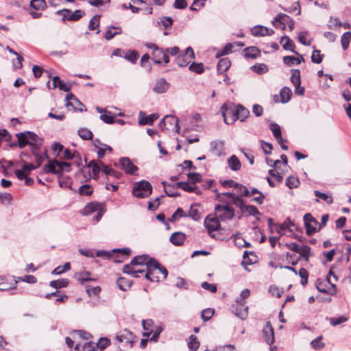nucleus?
I'll return each mask as SVG.
<instances>
[{"instance_id":"7","label":"nucleus","mask_w":351,"mask_h":351,"mask_svg":"<svg viewBox=\"0 0 351 351\" xmlns=\"http://www.w3.org/2000/svg\"><path fill=\"white\" fill-rule=\"evenodd\" d=\"M304 226L306 228V234L308 236L313 235L317 231L316 226L318 225V221L311 213H306L303 217Z\"/></svg>"},{"instance_id":"22","label":"nucleus","mask_w":351,"mask_h":351,"mask_svg":"<svg viewBox=\"0 0 351 351\" xmlns=\"http://www.w3.org/2000/svg\"><path fill=\"white\" fill-rule=\"evenodd\" d=\"M232 311L239 318L241 319H245L248 315V307L244 306L241 307L240 305H232Z\"/></svg>"},{"instance_id":"5","label":"nucleus","mask_w":351,"mask_h":351,"mask_svg":"<svg viewBox=\"0 0 351 351\" xmlns=\"http://www.w3.org/2000/svg\"><path fill=\"white\" fill-rule=\"evenodd\" d=\"M316 289L318 291L324 293H329L333 295L336 293V286L330 281V278L327 277L326 280L317 279L315 283Z\"/></svg>"},{"instance_id":"18","label":"nucleus","mask_w":351,"mask_h":351,"mask_svg":"<svg viewBox=\"0 0 351 351\" xmlns=\"http://www.w3.org/2000/svg\"><path fill=\"white\" fill-rule=\"evenodd\" d=\"M66 107L71 106L75 111L78 110L80 112H83V111H86V108H78L77 109L76 107H75L73 106V103L71 101L72 100L74 102H75L77 105L84 106L83 104L73 93L67 94L66 96Z\"/></svg>"},{"instance_id":"8","label":"nucleus","mask_w":351,"mask_h":351,"mask_svg":"<svg viewBox=\"0 0 351 351\" xmlns=\"http://www.w3.org/2000/svg\"><path fill=\"white\" fill-rule=\"evenodd\" d=\"M219 221L217 216L215 217L208 216L204 219V223L210 237L215 238V234H213V232L221 230Z\"/></svg>"},{"instance_id":"57","label":"nucleus","mask_w":351,"mask_h":351,"mask_svg":"<svg viewBox=\"0 0 351 351\" xmlns=\"http://www.w3.org/2000/svg\"><path fill=\"white\" fill-rule=\"evenodd\" d=\"M138 57V53L135 50L129 51L124 56L125 59H126L127 60H128L129 62H130L133 64L136 62Z\"/></svg>"},{"instance_id":"16","label":"nucleus","mask_w":351,"mask_h":351,"mask_svg":"<svg viewBox=\"0 0 351 351\" xmlns=\"http://www.w3.org/2000/svg\"><path fill=\"white\" fill-rule=\"evenodd\" d=\"M159 115L156 113L152 114L149 116H144V114L143 112H139V120L138 123L139 125H152L154 121H156L157 119H158Z\"/></svg>"},{"instance_id":"26","label":"nucleus","mask_w":351,"mask_h":351,"mask_svg":"<svg viewBox=\"0 0 351 351\" xmlns=\"http://www.w3.org/2000/svg\"><path fill=\"white\" fill-rule=\"evenodd\" d=\"M228 164L230 169L234 171H239L241 167L240 160L235 155L231 156L228 159Z\"/></svg>"},{"instance_id":"46","label":"nucleus","mask_w":351,"mask_h":351,"mask_svg":"<svg viewBox=\"0 0 351 351\" xmlns=\"http://www.w3.org/2000/svg\"><path fill=\"white\" fill-rule=\"evenodd\" d=\"M294 226L293 223L291 221L289 218L285 219L283 223L276 224V232L279 234H282V232L286 230L287 228H289L290 226Z\"/></svg>"},{"instance_id":"61","label":"nucleus","mask_w":351,"mask_h":351,"mask_svg":"<svg viewBox=\"0 0 351 351\" xmlns=\"http://www.w3.org/2000/svg\"><path fill=\"white\" fill-rule=\"evenodd\" d=\"M251 69L254 72L258 74L266 73L268 71V67L265 64H256Z\"/></svg>"},{"instance_id":"35","label":"nucleus","mask_w":351,"mask_h":351,"mask_svg":"<svg viewBox=\"0 0 351 351\" xmlns=\"http://www.w3.org/2000/svg\"><path fill=\"white\" fill-rule=\"evenodd\" d=\"M69 281L66 278H62L57 280H52L49 282V286L56 289L66 287Z\"/></svg>"},{"instance_id":"36","label":"nucleus","mask_w":351,"mask_h":351,"mask_svg":"<svg viewBox=\"0 0 351 351\" xmlns=\"http://www.w3.org/2000/svg\"><path fill=\"white\" fill-rule=\"evenodd\" d=\"M223 143L222 141H215L210 143V149L217 156H220L223 151Z\"/></svg>"},{"instance_id":"58","label":"nucleus","mask_w":351,"mask_h":351,"mask_svg":"<svg viewBox=\"0 0 351 351\" xmlns=\"http://www.w3.org/2000/svg\"><path fill=\"white\" fill-rule=\"evenodd\" d=\"M300 184V180L298 178L293 176H289L286 180V185L289 189L297 188Z\"/></svg>"},{"instance_id":"11","label":"nucleus","mask_w":351,"mask_h":351,"mask_svg":"<svg viewBox=\"0 0 351 351\" xmlns=\"http://www.w3.org/2000/svg\"><path fill=\"white\" fill-rule=\"evenodd\" d=\"M27 138H29V145L31 147V150L34 149H40V147L43 145V139L40 138L36 134L30 131H26Z\"/></svg>"},{"instance_id":"20","label":"nucleus","mask_w":351,"mask_h":351,"mask_svg":"<svg viewBox=\"0 0 351 351\" xmlns=\"http://www.w3.org/2000/svg\"><path fill=\"white\" fill-rule=\"evenodd\" d=\"M116 339L119 342L132 343L133 333L129 330L125 329L117 335Z\"/></svg>"},{"instance_id":"33","label":"nucleus","mask_w":351,"mask_h":351,"mask_svg":"<svg viewBox=\"0 0 351 351\" xmlns=\"http://www.w3.org/2000/svg\"><path fill=\"white\" fill-rule=\"evenodd\" d=\"M282 103L288 102L292 96V90L290 88L285 86L280 91Z\"/></svg>"},{"instance_id":"23","label":"nucleus","mask_w":351,"mask_h":351,"mask_svg":"<svg viewBox=\"0 0 351 351\" xmlns=\"http://www.w3.org/2000/svg\"><path fill=\"white\" fill-rule=\"evenodd\" d=\"M99 164L101 166V171L106 175L115 177L117 178H119L121 176L122 173L121 172L114 170L112 168H110L109 166L104 164L102 161L99 160Z\"/></svg>"},{"instance_id":"62","label":"nucleus","mask_w":351,"mask_h":351,"mask_svg":"<svg viewBox=\"0 0 351 351\" xmlns=\"http://www.w3.org/2000/svg\"><path fill=\"white\" fill-rule=\"evenodd\" d=\"M84 14H85L84 12H83L80 10H76L75 11H74L72 13L70 11L69 21H77L80 19H81L84 15Z\"/></svg>"},{"instance_id":"39","label":"nucleus","mask_w":351,"mask_h":351,"mask_svg":"<svg viewBox=\"0 0 351 351\" xmlns=\"http://www.w3.org/2000/svg\"><path fill=\"white\" fill-rule=\"evenodd\" d=\"M314 194L317 197V199H315L316 202H318V199H321L328 204H331L333 202V198L331 195L320 192L319 191H315Z\"/></svg>"},{"instance_id":"4","label":"nucleus","mask_w":351,"mask_h":351,"mask_svg":"<svg viewBox=\"0 0 351 351\" xmlns=\"http://www.w3.org/2000/svg\"><path fill=\"white\" fill-rule=\"evenodd\" d=\"M215 210L216 213V216L221 221L230 220L233 219L235 215L234 209L228 204H217L215 208Z\"/></svg>"},{"instance_id":"60","label":"nucleus","mask_w":351,"mask_h":351,"mask_svg":"<svg viewBox=\"0 0 351 351\" xmlns=\"http://www.w3.org/2000/svg\"><path fill=\"white\" fill-rule=\"evenodd\" d=\"M298 254L300 256L307 261L311 256V247L308 245H302L300 247Z\"/></svg>"},{"instance_id":"17","label":"nucleus","mask_w":351,"mask_h":351,"mask_svg":"<svg viewBox=\"0 0 351 351\" xmlns=\"http://www.w3.org/2000/svg\"><path fill=\"white\" fill-rule=\"evenodd\" d=\"M27 136L28 135H27V132L16 134L18 142L12 143L11 146H19L21 149L24 148L27 145H29V138H27Z\"/></svg>"},{"instance_id":"52","label":"nucleus","mask_w":351,"mask_h":351,"mask_svg":"<svg viewBox=\"0 0 351 351\" xmlns=\"http://www.w3.org/2000/svg\"><path fill=\"white\" fill-rule=\"evenodd\" d=\"M323 337L320 335L317 337L316 339H313L311 342V346L315 350H320L325 346V343L322 342Z\"/></svg>"},{"instance_id":"27","label":"nucleus","mask_w":351,"mask_h":351,"mask_svg":"<svg viewBox=\"0 0 351 351\" xmlns=\"http://www.w3.org/2000/svg\"><path fill=\"white\" fill-rule=\"evenodd\" d=\"M89 271H82L78 272L75 274V278L80 282L81 285H85L86 282H90L95 280L94 278H91L89 277L90 276Z\"/></svg>"},{"instance_id":"55","label":"nucleus","mask_w":351,"mask_h":351,"mask_svg":"<svg viewBox=\"0 0 351 351\" xmlns=\"http://www.w3.org/2000/svg\"><path fill=\"white\" fill-rule=\"evenodd\" d=\"M71 269V265L69 263H66L62 266H58L56 268H55L52 271L51 274L54 275H60L63 274L64 272L69 271Z\"/></svg>"},{"instance_id":"6","label":"nucleus","mask_w":351,"mask_h":351,"mask_svg":"<svg viewBox=\"0 0 351 351\" xmlns=\"http://www.w3.org/2000/svg\"><path fill=\"white\" fill-rule=\"evenodd\" d=\"M62 162L56 160H50L48 164L44 166L43 169L47 173H51L58 175V178H62L64 171V165H62Z\"/></svg>"},{"instance_id":"28","label":"nucleus","mask_w":351,"mask_h":351,"mask_svg":"<svg viewBox=\"0 0 351 351\" xmlns=\"http://www.w3.org/2000/svg\"><path fill=\"white\" fill-rule=\"evenodd\" d=\"M121 33V28L120 27L112 26L106 32L104 36L107 40H110Z\"/></svg>"},{"instance_id":"14","label":"nucleus","mask_w":351,"mask_h":351,"mask_svg":"<svg viewBox=\"0 0 351 351\" xmlns=\"http://www.w3.org/2000/svg\"><path fill=\"white\" fill-rule=\"evenodd\" d=\"M251 33L254 36H270L274 34L271 29H269L265 26L256 25L251 29Z\"/></svg>"},{"instance_id":"40","label":"nucleus","mask_w":351,"mask_h":351,"mask_svg":"<svg viewBox=\"0 0 351 351\" xmlns=\"http://www.w3.org/2000/svg\"><path fill=\"white\" fill-rule=\"evenodd\" d=\"M149 258V256L144 254L141 256H136L132 258L130 262V265H142L145 264L147 262Z\"/></svg>"},{"instance_id":"2","label":"nucleus","mask_w":351,"mask_h":351,"mask_svg":"<svg viewBox=\"0 0 351 351\" xmlns=\"http://www.w3.org/2000/svg\"><path fill=\"white\" fill-rule=\"evenodd\" d=\"M220 110L225 123L231 125L238 119L236 106L234 104H223L221 106Z\"/></svg>"},{"instance_id":"25","label":"nucleus","mask_w":351,"mask_h":351,"mask_svg":"<svg viewBox=\"0 0 351 351\" xmlns=\"http://www.w3.org/2000/svg\"><path fill=\"white\" fill-rule=\"evenodd\" d=\"M300 58H296L294 56H287L283 57V62L285 64L288 66H292L293 64H299L301 62H304V59L303 57L299 53L298 55Z\"/></svg>"},{"instance_id":"12","label":"nucleus","mask_w":351,"mask_h":351,"mask_svg":"<svg viewBox=\"0 0 351 351\" xmlns=\"http://www.w3.org/2000/svg\"><path fill=\"white\" fill-rule=\"evenodd\" d=\"M262 332L265 342L268 345H271L274 341V331L270 322H267Z\"/></svg>"},{"instance_id":"34","label":"nucleus","mask_w":351,"mask_h":351,"mask_svg":"<svg viewBox=\"0 0 351 351\" xmlns=\"http://www.w3.org/2000/svg\"><path fill=\"white\" fill-rule=\"evenodd\" d=\"M236 108L238 119H241V121H244L249 116V110L241 104L236 106Z\"/></svg>"},{"instance_id":"13","label":"nucleus","mask_w":351,"mask_h":351,"mask_svg":"<svg viewBox=\"0 0 351 351\" xmlns=\"http://www.w3.org/2000/svg\"><path fill=\"white\" fill-rule=\"evenodd\" d=\"M119 162L123 170H124L126 173L134 174V173L138 170V167L133 165L128 158H120Z\"/></svg>"},{"instance_id":"59","label":"nucleus","mask_w":351,"mask_h":351,"mask_svg":"<svg viewBox=\"0 0 351 351\" xmlns=\"http://www.w3.org/2000/svg\"><path fill=\"white\" fill-rule=\"evenodd\" d=\"M99 118L101 121L108 124H112L115 122V118L110 112L101 114Z\"/></svg>"},{"instance_id":"48","label":"nucleus","mask_w":351,"mask_h":351,"mask_svg":"<svg viewBox=\"0 0 351 351\" xmlns=\"http://www.w3.org/2000/svg\"><path fill=\"white\" fill-rule=\"evenodd\" d=\"M291 19L288 15L280 13L276 16L274 21H272V23L274 25H275V22H279L285 25V23L289 24Z\"/></svg>"},{"instance_id":"15","label":"nucleus","mask_w":351,"mask_h":351,"mask_svg":"<svg viewBox=\"0 0 351 351\" xmlns=\"http://www.w3.org/2000/svg\"><path fill=\"white\" fill-rule=\"evenodd\" d=\"M167 120L172 121L173 123H176V132L179 133L180 132V126H179V119L174 116V115H166L159 123V127L161 129H165V128L167 129H170L169 128L167 127Z\"/></svg>"},{"instance_id":"56","label":"nucleus","mask_w":351,"mask_h":351,"mask_svg":"<svg viewBox=\"0 0 351 351\" xmlns=\"http://www.w3.org/2000/svg\"><path fill=\"white\" fill-rule=\"evenodd\" d=\"M232 203L237 207H238L242 213H244V209L246 205L244 203L243 199L240 196L234 197L232 199Z\"/></svg>"},{"instance_id":"31","label":"nucleus","mask_w":351,"mask_h":351,"mask_svg":"<svg viewBox=\"0 0 351 351\" xmlns=\"http://www.w3.org/2000/svg\"><path fill=\"white\" fill-rule=\"evenodd\" d=\"M231 62L228 58H223L219 60L217 68L219 73L226 71L230 66Z\"/></svg>"},{"instance_id":"42","label":"nucleus","mask_w":351,"mask_h":351,"mask_svg":"<svg viewBox=\"0 0 351 351\" xmlns=\"http://www.w3.org/2000/svg\"><path fill=\"white\" fill-rule=\"evenodd\" d=\"M291 81L294 86H298L301 84V77L300 71L299 69H291Z\"/></svg>"},{"instance_id":"32","label":"nucleus","mask_w":351,"mask_h":351,"mask_svg":"<svg viewBox=\"0 0 351 351\" xmlns=\"http://www.w3.org/2000/svg\"><path fill=\"white\" fill-rule=\"evenodd\" d=\"M157 25L167 30L172 26L173 19L170 16H162L158 19Z\"/></svg>"},{"instance_id":"10","label":"nucleus","mask_w":351,"mask_h":351,"mask_svg":"<svg viewBox=\"0 0 351 351\" xmlns=\"http://www.w3.org/2000/svg\"><path fill=\"white\" fill-rule=\"evenodd\" d=\"M170 87V84L163 77L158 79L153 88L152 90L157 94H162L166 93Z\"/></svg>"},{"instance_id":"63","label":"nucleus","mask_w":351,"mask_h":351,"mask_svg":"<svg viewBox=\"0 0 351 351\" xmlns=\"http://www.w3.org/2000/svg\"><path fill=\"white\" fill-rule=\"evenodd\" d=\"M324 55L318 49H314L311 56V60L313 63L319 64L322 62Z\"/></svg>"},{"instance_id":"43","label":"nucleus","mask_w":351,"mask_h":351,"mask_svg":"<svg viewBox=\"0 0 351 351\" xmlns=\"http://www.w3.org/2000/svg\"><path fill=\"white\" fill-rule=\"evenodd\" d=\"M188 346L189 351H196L199 346V342L197 339V337L194 335H191L189 337V341L188 342Z\"/></svg>"},{"instance_id":"53","label":"nucleus","mask_w":351,"mask_h":351,"mask_svg":"<svg viewBox=\"0 0 351 351\" xmlns=\"http://www.w3.org/2000/svg\"><path fill=\"white\" fill-rule=\"evenodd\" d=\"M189 70L197 74H202L204 71V64L202 63L193 62L189 66Z\"/></svg>"},{"instance_id":"29","label":"nucleus","mask_w":351,"mask_h":351,"mask_svg":"<svg viewBox=\"0 0 351 351\" xmlns=\"http://www.w3.org/2000/svg\"><path fill=\"white\" fill-rule=\"evenodd\" d=\"M132 285V280L126 279L123 277H120L117 280V285L119 288V289L122 291H127L130 288Z\"/></svg>"},{"instance_id":"50","label":"nucleus","mask_w":351,"mask_h":351,"mask_svg":"<svg viewBox=\"0 0 351 351\" xmlns=\"http://www.w3.org/2000/svg\"><path fill=\"white\" fill-rule=\"evenodd\" d=\"M186 216L191 217L195 221L199 220L200 215L196 204L191 205L189 215H186Z\"/></svg>"},{"instance_id":"30","label":"nucleus","mask_w":351,"mask_h":351,"mask_svg":"<svg viewBox=\"0 0 351 351\" xmlns=\"http://www.w3.org/2000/svg\"><path fill=\"white\" fill-rule=\"evenodd\" d=\"M246 58L255 59L260 56V50L256 47H248L244 49Z\"/></svg>"},{"instance_id":"19","label":"nucleus","mask_w":351,"mask_h":351,"mask_svg":"<svg viewBox=\"0 0 351 351\" xmlns=\"http://www.w3.org/2000/svg\"><path fill=\"white\" fill-rule=\"evenodd\" d=\"M186 239V234L182 232H176L169 238L171 243L176 246L182 245Z\"/></svg>"},{"instance_id":"9","label":"nucleus","mask_w":351,"mask_h":351,"mask_svg":"<svg viewBox=\"0 0 351 351\" xmlns=\"http://www.w3.org/2000/svg\"><path fill=\"white\" fill-rule=\"evenodd\" d=\"M160 265V264L156 259L149 257L147 262L146 263L147 271L145 274L146 279L153 282L154 279L151 278V274H153L155 270L159 268Z\"/></svg>"},{"instance_id":"24","label":"nucleus","mask_w":351,"mask_h":351,"mask_svg":"<svg viewBox=\"0 0 351 351\" xmlns=\"http://www.w3.org/2000/svg\"><path fill=\"white\" fill-rule=\"evenodd\" d=\"M87 167L92 168L93 178L94 180H97L99 178V172L101 170V166L99 164V161L97 162L95 160H92L88 164H87Z\"/></svg>"},{"instance_id":"49","label":"nucleus","mask_w":351,"mask_h":351,"mask_svg":"<svg viewBox=\"0 0 351 351\" xmlns=\"http://www.w3.org/2000/svg\"><path fill=\"white\" fill-rule=\"evenodd\" d=\"M234 189L237 190L239 195L237 196L241 197H250L249 189L244 185L238 183L236 184Z\"/></svg>"},{"instance_id":"1","label":"nucleus","mask_w":351,"mask_h":351,"mask_svg":"<svg viewBox=\"0 0 351 351\" xmlns=\"http://www.w3.org/2000/svg\"><path fill=\"white\" fill-rule=\"evenodd\" d=\"M145 46L152 49V60L155 64H161L164 62L167 64L169 62V56H167L165 49L159 47L156 44L152 43H146Z\"/></svg>"},{"instance_id":"64","label":"nucleus","mask_w":351,"mask_h":351,"mask_svg":"<svg viewBox=\"0 0 351 351\" xmlns=\"http://www.w3.org/2000/svg\"><path fill=\"white\" fill-rule=\"evenodd\" d=\"M269 127L275 138L280 137V135H282V132L281 128L278 124L276 123H271L269 124Z\"/></svg>"},{"instance_id":"41","label":"nucleus","mask_w":351,"mask_h":351,"mask_svg":"<svg viewBox=\"0 0 351 351\" xmlns=\"http://www.w3.org/2000/svg\"><path fill=\"white\" fill-rule=\"evenodd\" d=\"M38 150L39 149H34L32 151L36 159V168L39 167L42 165L45 158H48V156L46 152L44 154H40L38 152Z\"/></svg>"},{"instance_id":"21","label":"nucleus","mask_w":351,"mask_h":351,"mask_svg":"<svg viewBox=\"0 0 351 351\" xmlns=\"http://www.w3.org/2000/svg\"><path fill=\"white\" fill-rule=\"evenodd\" d=\"M280 43L282 45V47L285 50H289L291 52L294 53L296 55H299V53H298L296 51H295V44L294 42L291 40L288 36H283L281 37L280 39Z\"/></svg>"},{"instance_id":"51","label":"nucleus","mask_w":351,"mask_h":351,"mask_svg":"<svg viewBox=\"0 0 351 351\" xmlns=\"http://www.w3.org/2000/svg\"><path fill=\"white\" fill-rule=\"evenodd\" d=\"M247 213L248 215H252L254 217L261 215L258 209L254 205H246L244 209V213Z\"/></svg>"},{"instance_id":"44","label":"nucleus","mask_w":351,"mask_h":351,"mask_svg":"<svg viewBox=\"0 0 351 351\" xmlns=\"http://www.w3.org/2000/svg\"><path fill=\"white\" fill-rule=\"evenodd\" d=\"M350 40H351V32H346L341 36V43L342 48L344 50H346L348 48Z\"/></svg>"},{"instance_id":"3","label":"nucleus","mask_w":351,"mask_h":351,"mask_svg":"<svg viewBox=\"0 0 351 351\" xmlns=\"http://www.w3.org/2000/svg\"><path fill=\"white\" fill-rule=\"evenodd\" d=\"M152 186L151 184L146 180H141L136 182L133 189L132 194L138 198L147 197L152 194Z\"/></svg>"},{"instance_id":"47","label":"nucleus","mask_w":351,"mask_h":351,"mask_svg":"<svg viewBox=\"0 0 351 351\" xmlns=\"http://www.w3.org/2000/svg\"><path fill=\"white\" fill-rule=\"evenodd\" d=\"M93 192V189L90 184H83L78 189V193L80 195L89 196Z\"/></svg>"},{"instance_id":"54","label":"nucleus","mask_w":351,"mask_h":351,"mask_svg":"<svg viewBox=\"0 0 351 351\" xmlns=\"http://www.w3.org/2000/svg\"><path fill=\"white\" fill-rule=\"evenodd\" d=\"M46 5L45 0H32L30 1V6L37 10L45 9Z\"/></svg>"},{"instance_id":"37","label":"nucleus","mask_w":351,"mask_h":351,"mask_svg":"<svg viewBox=\"0 0 351 351\" xmlns=\"http://www.w3.org/2000/svg\"><path fill=\"white\" fill-rule=\"evenodd\" d=\"M191 58L186 56L184 53H180L176 57V61L178 66L184 67L187 66L191 62Z\"/></svg>"},{"instance_id":"38","label":"nucleus","mask_w":351,"mask_h":351,"mask_svg":"<svg viewBox=\"0 0 351 351\" xmlns=\"http://www.w3.org/2000/svg\"><path fill=\"white\" fill-rule=\"evenodd\" d=\"M101 208V205L97 202L88 203L84 208L86 215H90L93 212L99 211Z\"/></svg>"},{"instance_id":"45","label":"nucleus","mask_w":351,"mask_h":351,"mask_svg":"<svg viewBox=\"0 0 351 351\" xmlns=\"http://www.w3.org/2000/svg\"><path fill=\"white\" fill-rule=\"evenodd\" d=\"M78 134L83 140H91L93 137L92 132L85 128L79 129Z\"/></svg>"}]
</instances>
